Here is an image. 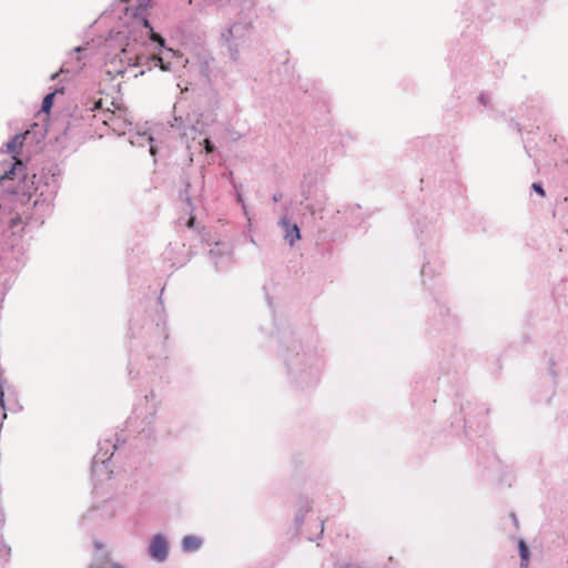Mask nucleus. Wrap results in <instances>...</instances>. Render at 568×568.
I'll use <instances>...</instances> for the list:
<instances>
[{
    "label": "nucleus",
    "instance_id": "f257e3e1",
    "mask_svg": "<svg viewBox=\"0 0 568 568\" xmlns=\"http://www.w3.org/2000/svg\"><path fill=\"white\" fill-rule=\"evenodd\" d=\"M91 111L94 112L93 116L101 121L104 125L110 126L115 132H121L124 129L125 122L121 119V114L110 108H104L103 100L99 99L93 103Z\"/></svg>",
    "mask_w": 568,
    "mask_h": 568
},
{
    "label": "nucleus",
    "instance_id": "f03ea898",
    "mask_svg": "<svg viewBox=\"0 0 568 568\" xmlns=\"http://www.w3.org/2000/svg\"><path fill=\"white\" fill-rule=\"evenodd\" d=\"M28 134V132H26L24 134H17L12 138L11 141H9L7 143V150L9 153L12 154V158L13 160L16 161L14 162V165L12 166V169L9 171V172H6L3 175H2V179H12L13 175H14V171L17 169V166H23V163L22 161H20L17 155L20 153L22 146H23V142L26 140V135Z\"/></svg>",
    "mask_w": 568,
    "mask_h": 568
},
{
    "label": "nucleus",
    "instance_id": "7ed1b4c3",
    "mask_svg": "<svg viewBox=\"0 0 568 568\" xmlns=\"http://www.w3.org/2000/svg\"><path fill=\"white\" fill-rule=\"evenodd\" d=\"M168 550L165 538L161 535L154 536L149 547L150 556L156 561H164L168 557Z\"/></svg>",
    "mask_w": 568,
    "mask_h": 568
},
{
    "label": "nucleus",
    "instance_id": "20e7f679",
    "mask_svg": "<svg viewBox=\"0 0 568 568\" xmlns=\"http://www.w3.org/2000/svg\"><path fill=\"white\" fill-rule=\"evenodd\" d=\"M202 540L196 536H185L182 540V547L185 551H195L200 549Z\"/></svg>",
    "mask_w": 568,
    "mask_h": 568
},
{
    "label": "nucleus",
    "instance_id": "39448f33",
    "mask_svg": "<svg viewBox=\"0 0 568 568\" xmlns=\"http://www.w3.org/2000/svg\"><path fill=\"white\" fill-rule=\"evenodd\" d=\"M284 225L286 226V234L285 239L288 241L290 245H293L297 240H300V230L297 225H290L288 222H285Z\"/></svg>",
    "mask_w": 568,
    "mask_h": 568
},
{
    "label": "nucleus",
    "instance_id": "423d86ee",
    "mask_svg": "<svg viewBox=\"0 0 568 568\" xmlns=\"http://www.w3.org/2000/svg\"><path fill=\"white\" fill-rule=\"evenodd\" d=\"M53 99H54V93H49L44 97L43 101H42V110L45 111V112H49L50 109L52 108V104H53Z\"/></svg>",
    "mask_w": 568,
    "mask_h": 568
},
{
    "label": "nucleus",
    "instance_id": "0eeeda50",
    "mask_svg": "<svg viewBox=\"0 0 568 568\" xmlns=\"http://www.w3.org/2000/svg\"><path fill=\"white\" fill-rule=\"evenodd\" d=\"M519 550H520V556H521L523 561H527L529 550L523 540L519 542Z\"/></svg>",
    "mask_w": 568,
    "mask_h": 568
},
{
    "label": "nucleus",
    "instance_id": "6e6552de",
    "mask_svg": "<svg viewBox=\"0 0 568 568\" xmlns=\"http://www.w3.org/2000/svg\"><path fill=\"white\" fill-rule=\"evenodd\" d=\"M150 39L154 42H158L161 47H164V39L162 36H160L159 33H155L154 31H152L150 33Z\"/></svg>",
    "mask_w": 568,
    "mask_h": 568
},
{
    "label": "nucleus",
    "instance_id": "1a4fd4ad",
    "mask_svg": "<svg viewBox=\"0 0 568 568\" xmlns=\"http://www.w3.org/2000/svg\"><path fill=\"white\" fill-rule=\"evenodd\" d=\"M153 59L156 61V64L160 67L161 70H163V71L170 70L169 64H165L163 59L160 55H155Z\"/></svg>",
    "mask_w": 568,
    "mask_h": 568
},
{
    "label": "nucleus",
    "instance_id": "9d476101",
    "mask_svg": "<svg viewBox=\"0 0 568 568\" xmlns=\"http://www.w3.org/2000/svg\"><path fill=\"white\" fill-rule=\"evenodd\" d=\"M531 187L537 192L541 197L546 195L544 187L539 183H532Z\"/></svg>",
    "mask_w": 568,
    "mask_h": 568
},
{
    "label": "nucleus",
    "instance_id": "9b49d317",
    "mask_svg": "<svg viewBox=\"0 0 568 568\" xmlns=\"http://www.w3.org/2000/svg\"><path fill=\"white\" fill-rule=\"evenodd\" d=\"M204 146H205V150L207 153H212L213 152V145L211 143V141L209 139H205L204 140Z\"/></svg>",
    "mask_w": 568,
    "mask_h": 568
},
{
    "label": "nucleus",
    "instance_id": "f8f14e48",
    "mask_svg": "<svg viewBox=\"0 0 568 568\" xmlns=\"http://www.w3.org/2000/svg\"><path fill=\"white\" fill-rule=\"evenodd\" d=\"M149 1L150 0H138L139 2V9L141 10H146L148 6H149Z\"/></svg>",
    "mask_w": 568,
    "mask_h": 568
},
{
    "label": "nucleus",
    "instance_id": "ddd939ff",
    "mask_svg": "<svg viewBox=\"0 0 568 568\" xmlns=\"http://www.w3.org/2000/svg\"><path fill=\"white\" fill-rule=\"evenodd\" d=\"M142 23H143V26H144L145 28H148V29L150 30V32H152V31H153V28L151 27V24H150V22H149V20H148L146 18H143V19H142Z\"/></svg>",
    "mask_w": 568,
    "mask_h": 568
},
{
    "label": "nucleus",
    "instance_id": "4468645a",
    "mask_svg": "<svg viewBox=\"0 0 568 568\" xmlns=\"http://www.w3.org/2000/svg\"><path fill=\"white\" fill-rule=\"evenodd\" d=\"M193 223H194V217H191L187 222V226L189 227H192L193 226Z\"/></svg>",
    "mask_w": 568,
    "mask_h": 568
},
{
    "label": "nucleus",
    "instance_id": "2eb2a0df",
    "mask_svg": "<svg viewBox=\"0 0 568 568\" xmlns=\"http://www.w3.org/2000/svg\"><path fill=\"white\" fill-rule=\"evenodd\" d=\"M323 530H324V528H323V523H321V524H320V535H322V534H323Z\"/></svg>",
    "mask_w": 568,
    "mask_h": 568
},
{
    "label": "nucleus",
    "instance_id": "dca6fc26",
    "mask_svg": "<svg viewBox=\"0 0 568 568\" xmlns=\"http://www.w3.org/2000/svg\"><path fill=\"white\" fill-rule=\"evenodd\" d=\"M0 403L1 404L3 403V393L2 392L0 393Z\"/></svg>",
    "mask_w": 568,
    "mask_h": 568
},
{
    "label": "nucleus",
    "instance_id": "f3484780",
    "mask_svg": "<svg viewBox=\"0 0 568 568\" xmlns=\"http://www.w3.org/2000/svg\"><path fill=\"white\" fill-rule=\"evenodd\" d=\"M113 568H122V567L119 565H113Z\"/></svg>",
    "mask_w": 568,
    "mask_h": 568
}]
</instances>
